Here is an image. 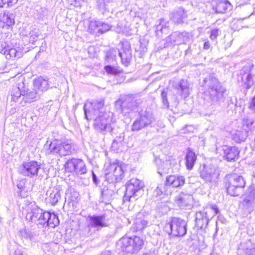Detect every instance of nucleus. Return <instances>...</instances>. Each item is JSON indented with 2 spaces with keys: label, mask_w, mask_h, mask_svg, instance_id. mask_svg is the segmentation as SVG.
Segmentation results:
<instances>
[{
  "label": "nucleus",
  "mask_w": 255,
  "mask_h": 255,
  "mask_svg": "<svg viewBox=\"0 0 255 255\" xmlns=\"http://www.w3.org/2000/svg\"><path fill=\"white\" fill-rule=\"evenodd\" d=\"M203 86L209 96V101L205 104L209 110L214 109L224 102L228 95L227 91L216 77L212 75L208 76L204 80Z\"/></svg>",
  "instance_id": "obj_1"
},
{
  "label": "nucleus",
  "mask_w": 255,
  "mask_h": 255,
  "mask_svg": "<svg viewBox=\"0 0 255 255\" xmlns=\"http://www.w3.org/2000/svg\"><path fill=\"white\" fill-rule=\"evenodd\" d=\"M25 209L27 212L25 216L26 220L36 224L39 228L45 226L48 212L40 208L34 202H27Z\"/></svg>",
  "instance_id": "obj_2"
},
{
  "label": "nucleus",
  "mask_w": 255,
  "mask_h": 255,
  "mask_svg": "<svg viewBox=\"0 0 255 255\" xmlns=\"http://www.w3.org/2000/svg\"><path fill=\"white\" fill-rule=\"evenodd\" d=\"M76 151L74 144L70 139L66 138L54 140L48 150L49 154H58L60 156L70 155Z\"/></svg>",
  "instance_id": "obj_3"
},
{
  "label": "nucleus",
  "mask_w": 255,
  "mask_h": 255,
  "mask_svg": "<svg viewBox=\"0 0 255 255\" xmlns=\"http://www.w3.org/2000/svg\"><path fill=\"white\" fill-rule=\"evenodd\" d=\"M117 244L123 252L134 254L142 249L144 241L142 239L136 236L130 237L125 236L122 238Z\"/></svg>",
  "instance_id": "obj_4"
},
{
  "label": "nucleus",
  "mask_w": 255,
  "mask_h": 255,
  "mask_svg": "<svg viewBox=\"0 0 255 255\" xmlns=\"http://www.w3.org/2000/svg\"><path fill=\"white\" fill-rule=\"evenodd\" d=\"M101 114L102 115L97 116L95 119L94 123L95 128L104 134L108 132H110L111 134L115 133L114 124L112 123L111 116L112 114L102 112Z\"/></svg>",
  "instance_id": "obj_5"
},
{
  "label": "nucleus",
  "mask_w": 255,
  "mask_h": 255,
  "mask_svg": "<svg viewBox=\"0 0 255 255\" xmlns=\"http://www.w3.org/2000/svg\"><path fill=\"white\" fill-rule=\"evenodd\" d=\"M226 186L227 193L231 196L240 195L242 189L245 186L243 177L237 174L228 175L226 178Z\"/></svg>",
  "instance_id": "obj_6"
},
{
  "label": "nucleus",
  "mask_w": 255,
  "mask_h": 255,
  "mask_svg": "<svg viewBox=\"0 0 255 255\" xmlns=\"http://www.w3.org/2000/svg\"><path fill=\"white\" fill-rule=\"evenodd\" d=\"M200 177L211 186H216L218 181L220 171L219 168L204 165L200 168Z\"/></svg>",
  "instance_id": "obj_7"
},
{
  "label": "nucleus",
  "mask_w": 255,
  "mask_h": 255,
  "mask_svg": "<svg viewBox=\"0 0 255 255\" xmlns=\"http://www.w3.org/2000/svg\"><path fill=\"white\" fill-rule=\"evenodd\" d=\"M187 223L178 218H173L171 221L167 223L165 228L169 234L175 237H182L187 232Z\"/></svg>",
  "instance_id": "obj_8"
},
{
  "label": "nucleus",
  "mask_w": 255,
  "mask_h": 255,
  "mask_svg": "<svg viewBox=\"0 0 255 255\" xmlns=\"http://www.w3.org/2000/svg\"><path fill=\"white\" fill-rule=\"evenodd\" d=\"M144 183L136 178L130 179L127 184L124 201H130L132 199L136 200V193L144 187Z\"/></svg>",
  "instance_id": "obj_9"
},
{
  "label": "nucleus",
  "mask_w": 255,
  "mask_h": 255,
  "mask_svg": "<svg viewBox=\"0 0 255 255\" xmlns=\"http://www.w3.org/2000/svg\"><path fill=\"white\" fill-rule=\"evenodd\" d=\"M105 176L109 183L119 182L124 177V171L121 165L117 163L110 164L105 166Z\"/></svg>",
  "instance_id": "obj_10"
},
{
  "label": "nucleus",
  "mask_w": 255,
  "mask_h": 255,
  "mask_svg": "<svg viewBox=\"0 0 255 255\" xmlns=\"http://www.w3.org/2000/svg\"><path fill=\"white\" fill-rule=\"evenodd\" d=\"M191 38V35L187 32L175 31L166 38L165 46L169 47L171 45L186 44L190 41Z\"/></svg>",
  "instance_id": "obj_11"
},
{
  "label": "nucleus",
  "mask_w": 255,
  "mask_h": 255,
  "mask_svg": "<svg viewBox=\"0 0 255 255\" xmlns=\"http://www.w3.org/2000/svg\"><path fill=\"white\" fill-rule=\"evenodd\" d=\"M254 65L251 63H248L244 65L240 71L238 76V80L240 79L247 89H249L254 84L253 72Z\"/></svg>",
  "instance_id": "obj_12"
},
{
  "label": "nucleus",
  "mask_w": 255,
  "mask_h": 255,
  "mask_svg": "<svg viewBox=\"0 0 255 255\" xmlns=\"http://www.w3.org/2000/svg\"><path fill=\"white\" fill-rule=\"evenodd\" d=\"M153 121V118L150 113L141 112L134 121L131 129L133 131H139L150 125Z\"/></svg>",
  "instance_id": "obj_13"
},
{
  "label": "nucleus",
  "mask_w": 255,
  "mask_h": 255,
  "mask_svg": "<svg viewBox=\"0 0 255 255\" xmlns=\"http://www.w3.org/2000/svg\"><path fill=\"white\" fill-rule=\"evenodd\" d=\"M65 167L69 171L73 172L78 176L85 174L87 171L85 162L80 159L72 158L68 160Z\"/></svg>",
  "instance_id": "obj_14"
},
{
  "label": "nucleus",
  "mask_w": 255,
  "mask_h": 255,
  "mask_svg": "<svg viewBox=\"0 0 255 255\" xmlns=\"http://www.w3.org/2000/svg\"><path fill=\"white\" fill-rule=\"evenodd\" d=\"M119 47V55L121 58L123 64L128 66L132 58L130 45L128 41L123 40L120 42Z\"/></svg>",
  "instance_id": "obj_15"
},
{
  "label": "nucleus",
  "mask_w": 255,
  "mask_h": 255,
  "mask_svg": "<svg viewBox=\"0 0 255 255\" xmlns=\"http://www.w3.org/2000/svg\"><path fill=\"white\" fill-rule=\"evenodd\" d=\"M238 255H255V239L242 240L238 246Z\"/></svg>",
  "instance_id": "obj_16"
},
{
  "label": "nucleus",
  "mask_w": 255,
  "mask_h": 255,
  "mask_svg": "<svg viewBox=\"0 0 255 255\" xmlns=\"http://www.w3.org/2000/svg\"><path fill=\"white\" fill-rule=\"evenodd\" d=\"M40 169V165L37 162L30 161L23 163L19 168V172L23 176L33 177L37 175Z\"/></svg>",
  "instance_id": "obj_17"
},
{
  "label": "nucleus",
  "mask_w": 255,
  "mask_h": 255,
  "mask_svg": "<svg viewBox=\"0 0 255 255\" xmlns=\"http://www.w3.org/2000/svg\"><path fill=\"white\" fill-rule=\"evenodd\" d=\"M117 104L121 106L122 112L125 115L131 111H137L139 103L131 97L127 96L124 100H119L116 102Z\"/></svg>",
  "instance_id": "obj_18"
},
{
  "label": "nucleus",
  "mask_w": 255,
  "mask_h": 255,
  "mask_svg": "<svg viewBox=\"0 0 255 255\" xmlns=\"http://www.w3.org/2000/svg\"><path fill=\"white\" fill-rule=\"evenodd\" d=\"M109 225L108 220L106 219L105 215H93L89 217L88 227L89 229L94 228L99 230L103 227Z\"/></svg>",
  "instance_id": "obj_19"
},
{
  "label": "nucleus",
  "mask_w": 255,
  "mask_h": 255,
  "mask_svg": "<svg viewBox=\"0 0 255 255\" xmlns=\"http://www.w3.org/2000/svg\"><path fill=\"white\" fill-rule=\"evenodd\" d=\"M61 189L59 186L49 187L46 191L45 201L47 204L55 205L61 199Z\"/></svg>",
  "instance_id": "obj_20"
},
{
  "label": "nucleus",
  "mask_w": 255,
  "mask_h": 255,
  "mask_svg": "<svg viewBox=\"0 0 255 255\" xmlns=\"http://www.w3.org/2000/svg\"><path fill=\"white\" fill-rule=\"evenodd\" d=\"M90 105L92 107V110L89 111L88 112L86 109L87 104H85L84 106L85 117L87 120H91L92 118V117H90V119L88 118V113L90 115H93L94 116H99L102 115V114H101V112L105 113L104 111V103L103 101H95L91 103Z\"/></svg>",
  "instance_id": "obj_21"
},
{
  "label": "nucleus",
  "mask_w": 255,
  "mask_h": 255,
  "mask_svg": "<svg viewBox=\"0 0 255 255\" xmlns=\"http://www.w3.org/2000/svg\"><path fill=\"white\" fill-rule=\"evenodd\" d=\"M0 53L4 55L7 59H17L23 56V50L21 48L17 47L11 48L10 46H5L0 50Z\"/></svg>",
  "instance_id": "obj_22"
},
{
  "label": "nucleus",
  "mask_w": 255,
  "mask_h": 255,
  "mask_svg": "<svg viewBox=\"0 0 255 255\" xmlns=\"http://www.w3.org/2000/svg\"><path fill=\"white\" fill-rule=\"evenodd\" d=\"M232 8V4L227 0H216L212 7L213 10L216 13H225Z\"/></svg>",
  "instance_id": "obj_23"
},
{
  "label": "nucleus",
  "mask_w": 255,
  "mask_h": 255,
  "mask_svg": "<svg viewBox=\"0 0 255 255\" xmlns=\"http://www.w3.org/2000/svg\"><path fill=\"white\" fill-rule=\"evenodd\" d=\"M175 202L181 209H190L193 203V197L191 195L181 193L176 197Z\"/></svg>",
  "instance_id": "obj_24"
},
{
  "label": "nucleus",
  "mask_w": 255,
  "mask_h": 255,
  "mask_svg": "<svg viewBox=\"0 0 255 255\" xmlns=\"http://www.w3.org/2000/svg\"><path fill=\"white\" fill-rule=\"evenodd\" d=\"M174 89L177 93L183 98H186L190 95L189 84L187 80L182 79L174 85Z\"/></svg>",
  "instance_id": "obj_25"
},
{
  "label": "nucleus",
  "mask_w": 255,
  "mask_h": 255,
  "mask_svg": "<svg viewBox=\"0 0 255 255\" xmlns=\"http://www.w3.org/2000/svg\"><path fill=\"white\" fill-rule=\"evenodd\" d=\"M195 222L197 227L199 229H205L209 222L207 212L204 211L197 212L195 215Z\"/></svg>",
  "instance_id": "obj_26"
},
{
  "label": "nucleus",
  "mask_w": 255,
  "mask_h": 255,
  "mask_svg": "<svg viewBox=\"0 0 255 255\" xmlns=\"http://www.w3.org/2000/svg\"><path fill=\"white\" fill-rule=\"evenodd\" d=\"M185 183V178L181 175H170L167 177L166 185L172 186L173 187H179L183 186Z\"/></svg>",
  "instance_id": "obj_27"
},
{
  "label": "nucleus",
  "mask_w": 255,
  "mask_h": 255,
  "mask_svg": "<svg viewBox=\"0 0 255 255\" xmlns=\"http://www.w3.org/2000/svg\"><path fill=\"white\" fill-rule=\"evenodd\" d=\"M49 84L47 80L41 77L35 79L33 81V88L41 94L48 90Z\"/></svg>",
  "instance_id": "obj_28"
},
{
  "label": "nucleus",
  "mask_w": 255,
  "mask_h": 255,
  "mask_svg": "<svg viewBox=\"0 0 255 255\" xmlns=\"http://www.w3.org/2000/svg\"><path fill=\"white\" fill-rule=\"evenodd\" d=\"M24 88L23 82L18 83L16 86H13L10 91L11 101L16 102L21 96H23Z\"/></svg>",
  "instance_id": "obj_29"
},
{
  "label": "nucleus",
  "mask_w": 255,
  "mask_h": 255,
  "mask_svg": "<svg viewBox=\"0 0 255 255\" xmlns=\"http://www.w3.org/2000/svg\"><path fill=\"white\" fill-rule=\"evenodd\" d=\"M40 93L35 90L33 88L32 90L29 91L25 88L23 89V96L25 102L31 103L39 99Z\"/></svg>",
  "instance_id": "obj_30"
},
{
  "label": "nucleus",
  "mask_w": 255,
  "mask_h": 255,
  "mask_svg": "<svg viewBox=\"0 0 255 255\" xmlns=\"http://www.w3.org/2000/svg\"><path fill=\"white\" fill-rule=\"evenodd\" d=\"M197 160V155L190 148L187 149L185 154V164L188 170H191Z\"/></svg>",
  "instance_id": "obj_31"
},
{
  "label": "nucleus",
  "mask_w": 255,
  "mask_h": 255,
  "mask_svg": "<svg viewBox=\"0 0 255 255\" xmlns=\"http://www.w3.org/2000/svg\"><path fill=\"white\" fill-rule=\"evenodd\" d=\"M223 150L226 159L228 161L234 160L238 157L239 154V151L235 146H224Z\"/></svg>",
  "instance_id": "obj_32"
},
{
  "label": "nucleus",
  "mask_w": 255,
  "mask_h": 255,
  "mask_svg": "<svg viewBox=\"0 0 255 255\" xmlns=\"http://www.w3.org/2000/svg\"><path fill=\"white\" fill-rule=\"evenodd\" d=\"M186 17L187 14L185 10L183 8L179 7L172 14L171 19L174 22L180 24L184 22Z\"/></svg>",
  "instance_id": "obj_33"
},
{
  "label": "nucleus",
  "mask_w": 255,
  "mask_h": 255,
  "mask_svg": "<svg viewBox=\"0 0 255 255\" xmlns=\"http://www.w3.org/2000/svg\"><path fill=\"white\" fill-rule=\"evenodd\" d=\"M115 133L112 134L115 136L114 140L112 143V147L120 148L124 144L125 134L123 132H119L117 129L115 128Z\"/></svg>",
  "instance_id": "obj_34"
},
{
  "label": "nucleus",
  "mask_w": 255,
  "mask_h": 255,
  "mask_svg": "<svg viewBox=\"0 0 255 255\" xmlns=\"http://www.w3.org/2000/svg\"><path fill=\"white\" fill-rule=\"evenodd\" d=\"M0 21L7 26H11L15 22L14 16L13 13L4 11L0 14Z\"/></svg>",
  "instance_id": "obj_35"
},
{
  "label": "nucleus",
  "mask_w": 255,
  "mask_h": 255,
  "mask_svg": "<svg viewBox=\"0 0 255 255\" xmlns=\"http://www.w3.org/2000/svg\"><path fill=\"white\" fill-rule=\"evenodd\" d=\"M169 31V22L163 19L159 20V24L157 25L156 28V35L160 36L163 33H167Z\"/></svg>",
  "instance_id": "obj_36"
},
{
  "label": "nucleus",
  "mask_w": 255,
  "mask_h": 255,
  "mask_svg": "<svg viewBox=\"0 0 255 255\" xmlns=\"http://www.w3.org/2000/svg\"><path fill=\"white\" fill-rule=\"evenodd\" d=\"M112 3L110 0H97V7L103 13L110 10Z\"/></svg>",
  "instance_id": "obj_37"
},
{
  "label": "nucleus",
  "mask_w": 255,
  "mask_h": 255,
  "mask_svg": "<svg viewBox=\"0 0 255 255\" xmlns=\"http://www.w3.org/2000/svg\"><path fill=\"white\" fill-rule=\"evenodd\" d=\"M59 224V220L58 216L54 214H51L48 212V216L46 217L45 226L44 227H49L50 228H55Z\"/></svg>",
  "instance_id": "obj_38"
},
{
  "label": "nucleus",
  "mask_w": 255,
  "mask_h": 255,
  "mask_svg": "<svg viewBox=\"0 0 255 255\" xmlns=\"http://www.w3.org/2000/svg\"><path fill=\"white\" fill-rule=\"evenodd\" d=\"M233 140L237 143L245 141L247 137V133L244 130H237L235 133H233Z\"/></svg>",
  "instance_id": "obj_39"
},
{
  "label": "nucleus",
  "mask_w": 255,
  "mask_h": 255,
  "mask_svg": "<svg viewBox=\"0 0 255 255\" xmlns=\"http://www.w3.org/2000/svg\"><path fill=\"white\" fill-rule=\"evenodd\" d=\"M21 235L23 238L31 240L35 237V234L31 231L28 229H24L20 232Z\"/></svg>",
  "instance_id": "obj_40"
},
{
  "label": "nucleus",
  "mask_w": 255,
  "mask_h": 255,
  "mask_svg": "<svg viewBox=\"0 0 255 255\" xmlns=\"http://www.w3.org/2000/svg\"><path fill=\"white\" fill-rule=\"evenodd\" d=\"M106 71L110 74L117 75L121 73V70L118 68L111 65H108L105 67Z\"/></svg>",
  "instance_id": "obj_41"
},
{
  "label": "nucleus",
  "mask_w": 255,
  "mask_h": 255,
  "mask_svg": "<svg viewBox=\"0 0 255 255\" xmlns=\"http://www.w3.org/2000/svg\"><path fill=\"white\" fill-rule=\"evenodd\" d=\"M111 26L109 24L100 21V24L98 29V33L103 34L109 30Z\"/></svg>",
  "instance_id": "obj_42"
},
{
  "label": "nucleus",
  "mask_w": 255,
  "mask_h": 255,
  "mask_svg": "<svg viewBox=\"0 0 255 255\" xmlns=\"http://www.w3.org/2000/svg\"><path fill=\"white\" fill-rule=\"evenodd\" d=\"M100 24V21L93 20L91 21L89 25V29L91 32H94L96 29L98 30Z\"/></svg>",
  "instance_id": "obj_43"
},
{
  "label": "nucleus",
  "mask_w": 255,
  "mask_h": 255,
  "mask_svg": "<svg viewBox=\"0 0 255 255\" xmlns=\"http://www.w3.org/2000/svg\"><path fill=\"white\" fill-rule=\"evenodd\" d=\"M249 192L248 196L245 199L247 202H251L255 199V188L250 187L249 189Z\"/></svg>",
  "instance_id": "obj_44"
},
{
  "label": "nucleus",
  "mask_w": 255,
  "mask_h": 255,
  "mask_svg": "<svg viewBox=\"0 0 255 255\" xmlns=\"http://www.w3.org/2000/svg\"><path fill=\"white\" fill-rule=\"evenodd\" d=\"M167 90H163L161 93V99L163 105L166 108L169 107V103L167 100Z\"/></svg>",
  "instance_id": "obj_45"
},
{
  "label": "nucleus",
  "mask_w": 255,
  "mask_h": 255,
  "mask_svg": "<svg viewBox=\"0 0 255 255\" xmlns=\"http://www.w3.org/2000/svg\"><path fill=\"white\" fill-rule=\"evenodd\" d=\"M17 0H0V7H3L5 5L8 7L11 6L15 4Z\"/></svg>",
  "instance_id": "obj_46"
},
{
  "label": "nucleus",
  "mask_w": 255,
  "mask_h": 255,
  "mask_svg": "<svg viewBox=\"0 0 255 255\" xmlns=\"http://www.w3.org/2000/svg\"><path fill=\"white\" fill-rule=\"evenodd\" d=\"M29 35H30V41L32 43H33L35 41L37 40L38 33V31L36 30H31L29 32Z\"/></svg>",
  "instance_id": "obj_47"
},
{
  "label": "nucleus",
  "mask_w": 255,
  "mask_h": 255,
  "mask_svg": "<svg viewBox=\"0 0 255 255\" xmlns=\"http://www.w3.org/2000/svg\"><path fill=\"white\" fill-rule=\"evenodd\" d=\"M220 34V31L219 29H212L210 32V38L212 40H216Z\"/></svg>",
  "instance_id": "obj_48"
},
{
  "label": "nucleus",
  "mask_w": 255,
  "mask_h": 255,
  "mask_svg": "<svg viewBox=\"0 0 255 255\" xmlns=\"http://www.w3.org/2000/svg\"><path fill=\"white\" fill-rule=\"evenodd\" d=\"M147 222L144 220H142L140 221L139 223L136 222V225L137 230H142L147 226Z\"/></svg>",
  "instance_id": "obj_49"
},
{
  "label": "nucleus",
  "mask_w": 255,
  "mask_h": 255,
  "mask_svg": "<svg viewBox=\"0 0 255 255\" xmlns=\"http://www.w3.org/2000/svg\"><path fill=\"white\" fill-rule=\"evenodd\" d=\"M249 108L250 111L255 114V96L252 99L249 103Z\"/></svg>",
  "instance_id": "obj_50"
},
{
  "label": "nucleus",
  "mask_w": 255,
  "mask_h": 255,
  "mask_svg": "<svg viewBox=\"0 0 255 255\" xmlns=\"http://www.w3.org/2000/svg\"><path fill=\"white\" fill-rule=\"evenodd\" d=\"M254 124V121L252 119L247 118H244L243 120L244 125L246 126L248 128H250Z\"/></svg>",
  "instance_id": "obj_51"
},
{
  "label": "nucleus",
  "mask_w": 255,
  "mask_h": 255,
  "mask_svg": "<svg viewBox=\"0 0 255 255\" xmlns=\"http://www.w3.org/2000/svg\"><path fill=\"white\" fill-rule=\"evenodd\" d=\"M163 188H164V187L162 185H160L157 187L156 189L154 190V194L156 197L162 194L163 192L162 190Z\"/></svg>",
  "instance_id": "obj_52"
},
{
  "label": "nucleus",
  "mask_w": 255,
  "mask_h": 255,
  "mask_svg": "<svg viewBox=\"0 0 255 255\" xmlns=\"http://www.w3.org/2000/svg\"><path fill=\"white\" fill-rule=\"evenodd\" d=\"M210 208L211 209L214 211L215 214H217L219 212V210L216 205H211L210 206Z\"/></svg>",
  "instance_id": "obj_53"
},
{
  "label": "nucleus",
  "mask_w": 255,
  "mask_h": 255,
  "mask_svg": "<svg viewBox=\"0 0 255 255\" xmlns=\"http://www.w3.org/2000/svg\"><path fill=\"white\" fill-rule=\"evenodd\" d=\"M140 255H155V250H150L148 252L143 253Z\"/></svg>",
  "instance_id": "obj_54"
},
{
  "label": "nucleus",
  "mask_w": 255,
  "mask_h": 255,
  "mask_svg": "<svg viewBox=\"0 0 255 255\" xmlns=\"http://www.w3.org/2000/svg\"><path fill=\"white\" fill-rule=\"evenodd\" d=\"M210 45L209 42L208 41L205 42L204 43L203 48L205 50H208L210 48Z\"/></svg>",
  "instance_id": "obj_55"
},
{
  "label": "nucleus",
  "mask_w": 255,
  "mask_h": 255,
  "mask_svg": "<svg viewBox=\"0 0 255 255\" xmlns=\"http://www.w3.org/2000/svg\"><path fill=\"white\" fill-rule=\"evenodd\" d=\"M108 191V189L107 188V189H105V188L102 190L101 191V195L103 197H107V192Z\"/></svg>",
  "instance_id": "obj_56"
},
{
  "label": "nucleus",
  "mask_w": 255,
  "mask_h": 255,
  "mask_svg": "<svg viewBox=\"0 0 255 255\" xmlns=\"http://www.w3.org/2000/svg\"><path fill=\"white\" fill-rule=\"evenodd\" d=\"M119 27H120V29H119V30H118V32L119 33H121V32L123 33V32H125V27L121 26L118 24V28Z\"/></svg>",
  "instance_id": "obj_57"
},
{
  "label": "nucleus",
  "mask_w": 255,
  "mask_h": 255,
  "mask_svg": "<svg viewBox=\"0 0 255 255\" xmlns=\"http://www.w3.org/2000/svg\"><path fill=\"white\" fill-rule=\"evenodd\" d=\"M100 255H113L112 253L109 251H106L101 253Z\"/></svg>",
  "instance_id": "obj_58"
},
{
  "label": "nucleus",
  "mask_w": 255,
  "mask_h": 255,
  "mask_svg": "<svg viewBox=\"0 0 255 255\" xmlns=\"http://www.w3.org/2000/svg\"><path fill=\"white\" fill-rule=\"evenodd\" d=\"M191 51H191V47L189 46L188 48L186 50V51L185 52V54H191Z\"/></svg>",
  "instance_id": "obj_59"
},
{
  "label": "nucleus",
  "mask_w": 255,
  "mask_h": 255,
  "mask_svg": "<svg viewBox=\"0 0 255 255\" xmlns=\"http://www.w3.org/2000/svg\"><path fill=\"white\" fill-rule=\"evenodd\" d=\"M93 181L96 183H97V178L96 175L93 172Z\"/></svg>",
  "instance_id": "obj_60"
},
{
  "label": "nucleus",
  "mask_w": 255,
  "mask_h": 255,
  "mask_svg": "<svg viewBox=\"0 0 255 255\" xmlns=\"http://www.w3.org/2000/svg\"><path fill=\"white\" fill-rule=\"evenodd\" d=\"M186 128L188 130L191 131L193 129V128L191 126H186Z\"/></svg>",
  "instance_id": "obj_61"
},
{
  "label": "nucleus",
  "mask_w": 255,
  "mask_h": 255,
  "mask_svg": "<svg viewBox=\"0 0 255 255\" xmlns=\"http://www.w3.org/2000/svg\"><path fill=\"white\" fill-rule=\"evenodd\" d=\"M15 255H23V254L22 252L18 251L15 253Z\"/></svg>",
  "instance_id": "obj_62"
},
{
  "label": "nucleus",
  "mask_w": 255,
  "mask_h": 255,
  "mask_svg": "<svg viewBox=\"0 0 255 255\" xmlns=\"http://www.w3.org/2000/svg\"><path fill=\"white\" fill-rule=\"evenodd\" d=\"M254 11L250 14V15L248 16L250 17L251 15H255V7L254 8Z\"/></svg>",
  "instance_id": "obj_63"
},
{
  "label": "nucleus",
  "mask_w": 255,
  "mask_h": 255,
  "mask_svg": "<svg viewBox=\"0 0 255 255\" xmlns=\"http://www.w3.org/2000/svg\"><path fill=\"white\" fill-rule=\"evenodd\" d=\"M158 173H159L160 175H161V173L160 171H158Z\"/></svg>",
  "instance_id": "obj_64"
}]
</instances>
